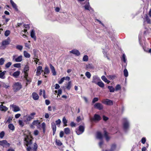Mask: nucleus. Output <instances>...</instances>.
<instances>
[{
	"instance_id": "obj_1",
	"label": "nucleus",
	"mask_w": 151,
	"mask_h": 151,
	"mask_svg": "<svg viewBox=\"0 0 151 151\" xmlns=\"http://www.w3.org/2000/svg\"><path fill=\"white\" fill-rule=\"evenodd\" d=\"M24 144L27 147V151H30L33 150L34 151H36L37 148V145L36 143H35L34 144V147L32 148L30 147L32 144V139L31 137L27 135L24 139Z\"/></svg>"
},
{
	"instance_id": "obj_2",
	"label": "nucleus",
	"mask_w": 151,
	"mask_h": 151,
	"mask_svg": "<svg viewBox=\"0 0 151 151\" xmlns=\"http://www.w3.org/2000/svg\"><path fill=\"white\" fill-rule=\"evenodd\" d=\"M78 1L81 4L83 2L85 1V5L83 6V7L85 8V9L86 10H89L90 11H93L92 9L90 6L89 0H78Z\"/></svg>"
},
{
	"instance_id": "obj_3",
	"label": "nucleus",
	"mask_w": 151,
	"mask_h": 151,
	"mask_svg": "<svg viewBox=\"0 0 151 151\" xmlns=\"http://www.w3.org/2000/svg\"><path fill=\"white\" fill-rule=\"evenodd\" d=\"M122 124L124 130L128 129L130 126L129 122L127 118H124L122 119Z\"/></svg>"
},
{
	"instance_id": "obj_4",
	"label": "nucleus",
	"mask_w": 151,
	"mask_h": 151,
	"mask_svg": "<svg viewBox=\"0 0 151 151\" xmlns=\"http://www.w3.org/2000/svg\"><path fill=\"white\" fill-rule=\"evenodd\" d=\"M22 88V86L21 83L19 82L15 83L13 86V88L15 92H17L19 91Z\"/></svg>"
},
{
	"instance_id": "obj_5",
	"label": "nucleus",
	"mask_w": 151,
	"mask_h": 151,
	"mask_svg": "<svg viewBox=\"0 0 151 151\" xmlns=\"http://www.w3.org/2000/svg\"><path fill=\"white\" fill-rule=\"evenodd\" d=\"M13 60L16 62H21L22 60L23 56L22 55L18 56L17 55H15L13 56Z\"/></svg>"
},
{
	"instance_id": "obj_6",
	"label": "nucleus",
	"mask_w": 151,
	"mask_h": 151,
	"mask_svg": "<svg viewBox=\"0 0 151 151\" xmlns=\"http://www.w3.org/2000/svg\"><path fill=\"white\" fill-rule=\"evenodd\" d=\"M36 114L35 112L31 113L30 115H27L24 117L25 118V121L29 122L31 120L33 119L34 117V116Z\"/></svg>"
},
{
	"instance_id": "obj_7",
	"label": "nucleus",
	"mask_w": 151,
	"mask_h": 151,
	"mask_svg": "<svg viewBox=\"0 0 151 151\" xmlns=\"http://www.w3.org/2000/svg\"><path fill=\"white\" fill-rule=\"evenodd\" d=\"M101 119L100 116L97 114H95L94 117L93 118H91L90 119V121L91 122H97L100 120Z\"/></svg>"
},
{
	"instance_id": "obj_8",
	"label": "nucleus",
	"mask_w": 151,
	"mask_h": 151,
	"mask_svg": "<svg viewBox=\"0 0 151 151\" xmlns=\"http://www.w3.org/2000/svg\"><path fill=\"white\" fill-rule=\"evenodd\" d=\"M84 130V125H80L78 129L76 131V133L78 135L82 134Z\"/></svg>"
},
{
	"instance_id": "obj_9",
	"label": "nucleus",
	"mask_w": 151,
	"mask_h": 151,
	"mask_svg": "<svg viewBox=\"0 0 151 151\" xmlns=\"http://www.w3.org/2000/svg\"><path fill=\"white\" fill-rule=\"evenodd\" d=\"M102 103L107 105H111L113 104L112 101L107 99H103Z\"/></svg>"
},
{
	"instance_id": "obj_10",
	"label": "nucleus",
	"mask_w": 151,
	"mask_h": 151,
	"mask_svg": "<svg viewBox=\"0 0 151 151\" xmlns=\"http://www.w3.org/2000/svg\"><path fill=\"white\" fill-rule=\"evenodd\" d=\"M100 81V78L97 76H94L93 77L92 82L96 84L98 81Z\"/></svg>"
},
{
	"instance_id": "obj_11",
	"label": "nucleus",
	"mask_w": 151,
	"mask_h": 151,
	"mask_svg": "<svg viewBox=\"0 0 151 151\" xmlns=\"http://www.w3.org/2000/svg\"><path fill=\"white\" fill-rule=\"evenodd\" d=\"M94 107L99 110H101L103 108V106L100 103H96L94 105Z\"/></svg>"
},
{
	"instance_id": "obj_12",
	"label": "nucleus",
	"mask_w": 151,
	"mask_h": 151,
	"mask_svg": "<svg viewBox=\"0 0 151 151\" xmlns=\"http://www.w3.org/2000/svg\"><path fill=\"white\" fill-rule=\"evenodd\" d=\"M36 75L37 76H39L41 74V72L43 71L42 70V67L41 66H39L37 68Z\"/></svg>"
},
{
	"instance_id": "obj_13",
	"label": "nucleus",
	"mask_w": 151,
	"mask_h": 151,
	"mask_svg": "<svg viewBox=\"0 0 151 151\" xmlns=\"http://www.w3.org/2000/svg\"><path fill=\"white\" fill-rule=\"evenodd\" d=\"M144 22H147V23L150 24L151 23L150 19L149 18V16L146 14L144 18Z\"/></svg>"
},
{
	"instance_id": "obj_14",
	"label": "nucleus",
	"mask_w": 151,
	"mask_h": 151,
	"mask_svg": "<svg viewBox=\"0 0 151 151\" xmlns=\"http://www.w3.org/2000/svg\"><path fill=\"white\" fill-rule=\"evenodd\" d=\"M12 107L13 108V111L14 112H17L20 111L19 107L13 104L12 105Z\"/></svg>"
},
{
	"instance_id": "obj_15",
	"label": "nucleus",
	"mask_w": 151,
	"mask_h": 151,
	"mask_svg": "<svg viewBox=\"0 0 151 151\" xmlns=\"http://www.w3.org/2000/svg\"><path fill=\"white\" fill-rule=\"evenodd\" d=\"M49 65L53 75L54 76L56 75V73L54 67L51 64H50Z\"/></svg>"
},
{
	"instance_id": "obj_16",
	"label": "nucleus",
	"mask_w": 151,
	"mask_h": 151,
	"mask_svg": "<svg viewBox=\"0 0 151 151\" xmlns=\"http://www.w3.org/2000/svg\"><path fill=\"white\" fill-rule=\"evenodd\" d=\"M122 60L125 63V65H124V67L126 68V66L127 65V59L126 58V56L125 54H123L122 57L121 58Z\"/></svg>"
},
{
	"instance_id": "obj_17",
	"label": "nucleus",
	"mask_w": 151,
	"mask_h": 151,
	"mask_svg": "<svg viewBox=\"0 0 151 151\" xmlns=\"http://www.w3.org/2000/svg\"><path fill=\"white\" fill-rule=\"evenodd\" d=\"M104 136L107 141L109 140L110 137L108 136V133L106 131H104Z\"/></svg>"
},
{
	"instance_id": "obj_18",
	"label": "nucleus",
	"mask_w": 151,
	"mask_h": 151,
	"mask_svg": "<svg viewBox=\"0 0 151 151\" xmlns=\"http://www.w3.org/2000/svg\"><path fill=\"white\" fill-rule=\"evenodd\" d=\"M30 36L32 38H33L35 40H36V37L35 35V31L34 29H32L30 33Z\"/></svg>"
},
{
	"instance_id": "obj_19",
	"label": "nucleus",
	"mask_w": 151,
	"mask_h": 151,
	"mask_svg": "<svg viewBox=\"0 0 151 151\" xmlns=\"http://www.w3.org/2000/svg\"><path fill=\"white\" fill-rule=\"evenodd\" d=\"M32 98L35 100H37L39 99V96L36 93L33 92L32 93Z\"/></svg>"
},
{
	"instance_id": "obj_20",
	"label": "nucleus",
	"mask_w": 151,
	"mask_h": 151,
	"mask_svg": "<svg viewBox=\"0 0 151 151\" xmlns=\"http://www.w3.org/2000/svg\"><path fill=\"white\" fill-rule=\"evenodd\" d=\"M96 138L100 140H102L103 138L102 135L100 132H98L96 133Z\"/></svg>"
},
{
	"instance_id": "obj_21",
	"label": "nucleus",
	"mask_w": 151,
	"mask_h": 151,
	"mask_svg": "<svg viewBox=\"0 0 151 151\" xmlns=\"http://www.w3.org/2000/svg\"><path fill=\"white\" fill-rule=\"evenodd\" d=\"M8 110V108L6 106L1 104L0 105V110L2 111H6Z\"/></svg>"
},
{
	"instance_id": "obj_22",
	"label": "nucleus",
	"mask_w": 151,
	"mask_h": 151,
	"mask_svg": "<svg viewBox=\"0 0 151 151\" xmlns=\"http://www.w3.org/2000/svg\"><path fill=\"white\" fill-rule=\"evenodd\" d=\"M20 72L19 71H17L14 72L12 74V76L14 77L17 78L20 75Z\"/></svg>"
},
{
	"instance_id": "obj_23",
	"label": "nucleus",
	"mask_w": 151,
	"mask_h": 151,
	"mask_svg": "<svg viewBox=\"0 0 151 151\" xmlns=\"http://www.w3.org/2000/svg\"><path fill=\"white\" fill-rule=\"evenodd\" d=\"M50 73V70L47 66H46L45 67L44 75V76H45V74H48Z\"/></svg>"
},
{
	"instance_id": "obj_24",
	"label": "nucleus",
	"mask_w": 151,
	"mask_h": 151,
	"mask_svg": "<svg viewBox=\"0 0 151 151\" xmlns=\"http://www.w3.org/2000/svg\"><path fill=\"white\" fill-rule=\"evenodd\" d=\"M42 93L44 99L46 98V97H45V90H42V89H40V92L39 93V94L40 96H41Z\"/></svg>"
},
{
	"instance_id": "obj_25",
	"label": "nucleus",
	"mask_w": 151,
	"mask_h": 151,
	"mask_svg": "<svg viewBox=\"0 0 151 151\" xmlns=\"http://www.w3.org/2000/svg\"><path fill=\"white\" fill-rule=\"evenodd\" d=\"M10 3L14 9L17 10V8L16 4L12 0H10Z\"/></svg>"
},
{
	"instance_id": "obj_26",
	"label": "nucleus",
	"mask_w": 151,
	"mask_h": 151,
	"mask_svg": "<svg viewBox=\"0 0 151 151\" xmlns=\"http://www.w3.org/2000/svg\"><path fill=\"white\" fill-rule=\"evenodd\" d=\"M62 122L64 124L63 127L67 126V121L65 117H64L63 118Z\"/></svg>"
},
{
	"instance_id": "obj_27",
	"label": "nucleus",
	"mask_w": 151,
	"mask_h": 151,
	"mask_svg": "<svg viewBox=\"0 0 151 151\" xmlns=\"http://www.w3.org/2000/svg\"><path fill=\"white\" fill-rule=\"evenodd\" d=\"M96 84L99 87L101 88H103L104 86V83L101 81L98 82Z\"/></svg>"
},
{
	"instance_id": "obj_28",
	"label": "nucleus",
	"mask_w": 151,
	"mask_h": 151,
	"mask_svg": "<svg viewBox=\"0 0 151 151\" xmlns=\"http://www.w3.org/2000/svg\"><path fill=\"white\" fill-rule=\"evenodd\" d=\"M29 70V66L27 65L25 66L24 68V71L25 74V75L26 76L27 74V72Z\"/></svg>"
},
{
	"instance_id": "obj_29",
	"label": "nucleus",
	"mask_w": 151,
	"mask_h": 151,
	"mask_svg": "<svg viewBox=\"0 0 151 151\" xmlns=\"http://www.w3.org/2000/svg\"><path fill=\"white\" fill-rule=\"evenodd\" d=\"M7 143V141L6 140H3L0 141V145L4 147Z\"/></svg>"
},
{
	"instance_id": "obj_30",
	"label": "nucleus",
	"mask_w": 151,
	"mask_h": 151,
	"mask_svg": "<svg viewBox=\"0 0 151 151\" xmlns=\"http://www.w3.org/2000/svg\"><path fill=\"white\" fill-rule=\"evenodd\" d=\"M55 143L56 145L59 146H60L62 145V143L61 142L60 140L59 139H56L55 140Z\"/></svg>"
},
{
	"instance_id": "obj_31",
	"label": "nucleus",
	"mask_w": 151,
	"mask_h": 151,
	"mask_svg": "<svg viewBox=\"0 0 151 151\" xmlns=\"http://www.w3.org/2000/svg\"><path fill=\"white\" fill-rule=\"evenodd\" d=\"M23 53L25 57L28 58H30V55L27 51H24Z\"/></svg>"
},
{
	"instance_id": "obj_32",
	"label": "nucleus",
	"mask_w": 151,
	"mask_h": 151,
	"mask_svg": "<svg viewBox=\"0 0 151 151\" xmlns=\"http://www.w3.org/2000/svg\"><path fill=\"white\" fill-rule=\"evenodd\" d=\"M101 78L103 81L106 83H108L110 82V81L108 80H107V79L104 76H102L101 77Z\"/></svg>"
},
{
	"instance_id": "obj_33",
	"label": "nucleus",
	"mask_w": 151,
	"mask_h": 151,
	"mask_svg": "<svg viewBox=\"0 0 151 151\" xmlns=\"http://www.w3.org/2000/svg\"><path fill=\"white\" fill-rule=\"evenodd\" d=\"M6 72V71H4L0 73V78L1 79H4L5 76H4L5 73Z\"/></svg>"
},
{
	"instance_id": "obj_34",
	"label": "nucleus",
	"mask_w": 151,
	"mask_h": 151,
	"mask_svg": "<svg viewBox=\"0 0 151 151\" xmlns=\"http://www.w3.org/2000/svg\"><path fill=\"white\" fill-rule=\"evenodd\" d=\"M40 123L39 121L38 120H34L32 123V124L35 126L39 125Z\"/></svg>"
},
{
	"instance_id": "obj_35",
	"label": "nucleus",
	"mask_w": 151,
	"mask_h": 151,
	"mask_svg": "<svg viewBox=\"0 0 151 151\" xmlns=\"http://www.w3.org/2000/svg\"><path fill=\"white\" fill-rule=\"evenodd\" d=\"M64 131L65 133L66 134H70V130L68 128H66L64 129Z\"/></svg>"
},
{
	"instance_id": "obj_36",
	"label": "nucleus",
	"mask_w": 151,
	"mask_h": 151,
	"mask_svg": "<svg viewBox=\"0 0 151 151\" xmlns=\"http://www.w3.org/2000/svg\"><path fill=\"white\" fill-rule=\"evenodd\" d=\"M108 88L111 92H113L115 91L114 88L112 86H109L108 87Z\"/></svg>"
},
{
	"instance_id": "obj_37",
	"label": "nucleus",
	"mask_w": 151,
	"mask_h": 151,
	"mask_svg": "<svg viewBox=\"0 0 151 151\" xmlns=\"http://www.w3.org/2000/svg\"><path fill=\"white\" fill-rule=\"evenodd\" d=\"M9 41L7 40H6L2 42L1 44L2 45L4 46L9 45Z\"/></svg>"
},
{
	"instance_id": "obj_38",
	"label": "nucleus",
	"mask_w": 151,
	"mask_h": 151,
	"mask_svg": "<svg viewBox=\"0 0 151 151\" xmlns=\"http://www.w3.org/2000/svg\"><path fill=\"white\" fill-rule=\"evenodd\" d=\"M12 120V118L11 117H9L7 120H5L4 121V122L5 123H9L11 122Z\"/></svg>"
},
{
	"instance_id": "obj_39",
	"label": "nucleus",
	"mask_w": 151,
	"mask_h": 151,
	"mask_svg": "<svg viewBox=\"0 0 151 151\" xmlns=\"http://www.w3.org/2000/svg\"><path fill=\"white\" fill-rule=\"evenodd\" d=\"M8 127L9 129L13 131L14 130V127L13 124H10L9 125Z\"/></svg>"
},
{
	"instance_id": "obj_40",
	"label": "nucleus",
	"mask_w": 151,
	"mask_h": 151,
	"mask_svg": "<svg viewBox=\"0 0 151 151\" xmlns=\"http://www.w3.org/2000/svg\"><path fill=\"white\" fill-rule=\"evenodd\" d=\"M28 75H27L26 76V75H25L24 78L26 79V81H27V83H26V84L27 85L28 84V83H30L31 81V80L30 79H28L27 78Z\"/></svg>"
},
{
	"instance_id": "obj_41",
	"label": "nucleus",
	"mask_w": 151,
	"mask_h": 151,
	"mask_svg": "<svg viewBox=\"0 0 151 151\" xmlns=\"http://www.w3.org/2000/svg\"><path fill=\"white\" fill-rule=\"evenodd\" d=\"M124 76L126 77H127L128 76V73L127 70L125 68L123 71Z\"/></svg>"
},
{
	"instance_id": "obj_42",
	"label": "nucleus",
	"mask_w": 151,
	"mask_h": 151,
	"mask_svg": "<svg viewBox=\"0 0 151 151\" xmlns=\"http://www.w3.org/2000/svg\"><path fill=\"white\" fill-rule=\"evenodd\" d=\"M71 86V83L70 81H69L67 84L66 86V88L68 90L70 89Z\"/></svg>"
},
{
	"instance_id": "obj_43",
	"label": "nucleus",
	"mask_w": 151,
	"mask_h": 151,
	"mask_svg": "<svg viewBox=\"0 0 151 151\" xmlns=\"http://www.w3.org/2000/svg\"><path fill=\"white\" fill-rule=\"evenodd\" d=\"M51 126L52 130H56V127L54 122H52V123Z\"/></svg>"
},
{
	"instance_id": "obj_44",
	"label": "nucleus",
	"mask_w": 151,
	"mask_h": 151,
	"mask_svg": "<svg viewBox=\"0 0 151 151\" xmlns=\"http://www.w3.org/2000/svg\"><path fill=\"white\" fill-rule=\"evenodd\" d=\"M45 127H46V124L44 122H43L42 124V128L43 129V132H45Z\"/></svg>"
},
{
	"instance_id": "obj_45",
	"label": "nucleus",
	"mask_w": 151,
	"mask_h": 151,
	"mask_svg": "<svg viewBox=\"0 0 151 151\" xmlns=\"http://www.w3.org/2000/svg\"><path fill=\"white\" fill-rule=\"evenodd\" d=\"M2 85L3 87L5 88L6 89L10 87V86L8 85H7L4 83H2Z\"/></svg>"
},
{
	"instance_id": "obj_46",
	"label": "nucleus",
	"mask_w": 151,
	"mask_h": 151,
	"mask_svg": "<svg viewBox=\"0 0 151 151\" xmlns=\"http://www.w3.org/2000/svg\"><path fill=\"white\" fill-rule=\"evenodd\" d=\"M85 76L88 78H90L91 77V74L89 72H86L85 74Z\"/></svg>"
},
{
	"instance_id": "obj_47",
	"label": "nucleus",
	"mask_w": 151,
	"mask_h": 151,
	"mask_svg": "<svg viewBox=\"0 0 151 151\" xmlns=\"http://www.w3.org/2000/svg\"><path fill=\"white\" fill-rule=\"evenodd\" d=\"M88 56L87 55H85L83 57V60L84 61L86 62L88 61Z\"/></svg>"
},
{
	"instance_id": "obj_48",
	"label": "nucleus",
	"mask_w": 151,
	"mask_h": 151,
	"mask_svg": "<svg viewBox=\"0 0 151 151\" xmlns=\"http://www.w3.org/2000/svg\"><path fill=\"white\" fill-rule=\"evenodd\" d=\"M16 48L17 49L21 51L22 49L23 46L21 45H17L16 46Z\"/></svg>"
},
{
	"instance_id": "obj_49",
	"label": "nucleus",
	"mask_w": 151,
	"mask_h": 151,
	"mask_svg": "<svg viewBox=\"0 0 151 151\" xmlns=\"http://www.w3.org/2000/svg\"><path fill=\"white\" fill-rule=\"evenodd\" d=\"M10 33V31L9 30H6L5 31L4 35L6 37L8 36Z\"/></svg>"
},
{
	"instance_id": "obj_50",
	"label": "nucleus",
	"mask_w": 151,
	"mask_h": 151,
	"mask_svg": "<svg viewBox=\"0 0 151 151\" xmlns=\"http://www.w3.org/2000/svg\"><path fill=\"white\" fill-rule=\"evenodd\" d=\"M121 89V86L119 84L117 85L116 87H115V90L116 91H117Z\"/></svg>"
},
{
	"instance_id": "obj_51",
	"label": "nucleus",
	"mask_w": 151,
	"mask_h": 151,
	"mask_svg": "<svg viewBox=\"0 0 151 151\" xmlns=\"http://www.w3.org/2000/svg\"><path fill=\"white\" fill-rule=\"evenodd\" d=\"M87 68L88 69H93L94 67L92 64H89L87 65Z\"/></svg>"
},
{
	"instance_id": "obj_52",
	"label": "nucleus",
	"mask_w": 151,
	"mask_h": 151,
	"mask_svg": "<svg viewBox=\"0 0 151 151\" xmlns=\"http://www.w3.org/2000/svg\"><path fill=\"white\" fill-rule=\"evenodd\" d=\"M4 59L3 58H1L0 59V65H3L4 63Z\"/></svg>"
},
{
	"instance_id": "obj_53",
	"label": "nucleus",
	"mask_w": 151,
	"mask_h": 151,
	"mask_svg": "<svg viewBox=\"0 0 151 151\" xmlns=\"http://www.w3.org/2000/svg\"><path fill=\"white\" fill-rule=\"evenodd\" d=\"M19 125L21 126V127H23L24 125V124L23 121L21 120H19Z\"/></svg>"
},
{
	"instance_id": "obj_54",
	"label": "nucleus",
	"mask_w": 151,
	"mask_h": 151,
	"mask_svg": "<svg viewBox=\"0 0 151 151\" xmlns=\"http://www.w3.org/2000/svg\"><path fill=\"white\" fill-rule=\"evenodd\" d=\"M83 119L82 116L81 115L77 117L76 120L78 122H79L82 120Z\"/></svg>"
},
{
	"instance_id": "obj_55",
	"label": "nucleus",
	"mask_w": 151,
	"mask_h": 151,
	"mask_svg": "<svg viewBox=\"0 0 151 151\" xmlns=\"http://www.w3.org/2000/svg\"><path fill=\"white\" fill-rule=\"evenodd\" d=\"M14 66L16 68H20L21 67L20 63H16L14 64Z\"/></svg>"
},
{
	"instance_id": "obj_56",
	"label": "nucleus",
	"mask_w": 151,
	"mask_h": 151,
	"mask_svg": "<svg viewBox=\"0 0 151 151\" xmlns=\"http://www.w3.org/2000/svg\"><path fill=\"white\" fill-rule=\"evenodd\" d=\"M61 122V120L60 119H59L58 120L55 121L56 124L58 125H60Z\"/></svg>"
},
{
	"instance_id": "obj_57",
	"label": "nucleus",
	"mask_w": 151,
	"mask_h": 151,
	"mask_svg": "<svg viewBox=\"0 0 151 151\" xmlns=\"http://www.w3.org/2000/svg\"><path fill=\"white\" fill-rule=\"evenodd\" d=\"M141 141L142 143L143 144H144L145 143V142L146 141V139L145 137H143L141 140Z\"/></svg>"
},
{
	"instance_id": "obj_58",
	"label": "nucleus",
	"mask_w": 151,
	"mask_h": 151,
	"mask_svg": "<svg viewBox=\"0 0 151 151\" xmlns=\"http://www.w3.org/2000/svg\"><path fill=\"white\" fill-rule=\"evenodd\" d=\"M12 65V63L10 62H9L7 63L5 65V67L7 68H9Z\"/></svg>"
},
{
	"instance_id": "obj_59",
	"label": "nucleus",
	"mask_w": 151,
	"mask_h": 151,
	"mask_svg": "<svg viewBox=\"0 0 151 151\" xmlns=\"http://www.w3.org/2000/svg\"><path fill=\"white\" fill-rule=\"evenodd\" d=\"M116 147V145L115 144H113L112 145L111 148V151H112L115 150Z\"/></svg>"
},
{
	"instance_id": "obj_60",
	"label": "nucleus",
	"mask_w": 151,
	"mask_h": 151,
	"mask_svg": "<svg viewBox=\"0 0 151 151\" xmlns=\"http://www.w3.org/2000/svg\"><path fill=\"white\" fill-rule=\"evenodd\" d=\"M4 131L1 132L0 133V137L1 138H2L4 137Z\"/></svg>"
},
{
	"instance_id": "obj_61",
	"label": "nucleus",
	"mask_w": 151,
	"mask_h": 151,
	"mask_svg": "<svg viewBox=\"0 0 151 151\" xmlns=\"http://www.w3.org/2000/svg\"><path fill=\"white\" fill-rule=\"evenodd\" d=\"M65 80L64 78H62L59 81H58V83L59 84H61Z\"/></svg>"
},
{
	"instance_id": "obj_62",
	"label": "nucleus",
	"mask_w": 151,
	"mask_h": 151,
	"mask_svg": "<svg viewBox=\"0 0 151 151\" xmlns=\"http://www.w3.org/2000/svg\"><path fill=\"white\" fill-rule=\"evenodd\" d=\"M98 99L97 98L95 97L93 98V101H92V103H94L96 102L97 101H98Z\"/></svg>"
},
{
	"instance_id": "obj_63",
	"label": "nucleus",
	"mask_w": 151,
	"mask_h": 151,
	"mask_svg": "<svg viewBox=\"0 0 151 151\" xmlns=\"http://www.w3.org/2000/svg\"><path fill=\"white\" fill-rule=\"evenodd\" d=\"M39 133V132L37 130H35L34 131V134L35 136L38 135Z\"/></svg>"
},
{
	"instance_id": "obj_64",
	"label": "nucleus",
	"mask_w": 151,
	"mask_h": 151,
	"mask_svg": "<svg viewBox=\"0 0 151 151\" xmlns=\"http://www.w3.org/2000/svg\"><path fill=\"white\" fill-rule=\"evenodd\" d=\"M64 135V132L63 131H61L60 132V137H62Z\"/></svg>"
}]
</instances>
